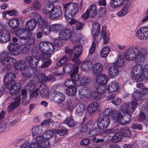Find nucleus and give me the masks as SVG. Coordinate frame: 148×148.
Wrapping results in <instances>:
<instances>
[{"instance_id":"nucleus-1","label":"nucleus","mask_w":148,"mask_h":148,"mask_svg":"<svg viewBox=\"0 0 148 148\" xmlns=\"http://www.w3.org/2000/svg\"><path fill=\"white\" fill-rule=\"evenodd\" d=\"M8 51L3 52L0 55V62L2 64L8 69L14 66L17 70L23 71L27 67L26 61L22 60L17 62L16 60L10 57L12 53L13 55H18L19 53L20 47L17 43H11L8 47Z\"/></svg>"},{"instance_id":"nucleus-2","label":"nucleus","mask_w":148,"mask_h":148,"mask_svg":"<svg viewBox=\"0 0 148 148\" xmlns=\"http://www.w3.org/2000/svg\"><path fill=\"white\" fill-rule=\"evenodd\" d=\"M148 54L145 48L139 49L136 46H132L125 51L124 57L128 61H135L138 63L144 62Z\"/></svg>"},{"instance_id":"nucleus-3","label":"nucleus","mask_w":148,"mask_h":148,"mask_svg":"<svg viewBox=\"0 0 148 148\" xmlns=\"http://www.w3.org/2000/svg\"><path fill=\"white\" fill-rule=\"evenodd\" d=\"M54 45L50 42L43 41L40 42L38 46L40 51L43 53L47 55L45 59H49L51 56L56 51L55 46L59 47L62 46V42L61 40L55 39L54 40Z\"/></svg>"},{"instance_id":"nucleus-4","label":"nucleus","mask_w":148,"mask_h":148,"mask_svg":"<svg viewBox=\"0 0 148 148\" xmlns=\"http://www.w3.org/2000/svg\"><path fill=\"white\" fill-rule=\"evenodd\" d=\"M16 74L13 72H9L4 77V83L6 88L10 89V93L12 95H16L21 90L20 84L15 83Z\"/></svg>"},{"instance_id":"nucleus-5","label":"nucleus","mask_w":148,"mask_h":148,"mask_svg":"<svg viewBox=\"0 0 148 148\" xmlns=\"http://www.w3.org/2000/svg\"><path fill=\"white\" fill-rule=\"evenodd\" d=\"M16 35L22 40V44L25 45L21 50L23 54H27L28 53V29L25 28H20L15 32Z\"/></svg>"},{"instance_id":"nucleus-6","label":"nucleus","mask_w":148,"mask_h":148,"mask_svg":"<svg viewBox=\"0 0 148 148\" xmlns=\"http://www.w3.org/2000/svg\"><path fill=\"white\" fill-rule=\"evenodd\" d=\"M102 10L100 11L96 12L97 11L96 6L95 5H91L89 10L87 11L82 16V18H102L105 14V9L102 8Z\"/></svg>"},{"instance_id":"nucleus-7","label":"nucleus","mask_w":148,"mask_h":148,"mask_svg":"<svg viewBox=\"0 0 148 148\" xmlns=\"http://www.w3.org/2000/svg\"><path fill=\"white\" fill-rule=\"evenodd\" d=\"M82 51V46L80 45H77L74 46L73 49L69 47H66L65 52L68 54L73 62H75L81 55Z\"/></svg>"},{"instance_id":"nucleus-8","label":"nucleus","mask_w":148,"mask_h":148,"mask_svg":"<svg viewBox=\"0 0 148 148\" xmlns=\"http://www.w3.org/2000/svg\"><path fill=\"white\" fill-rule=\"evenodd\" d=\"M110 110L109 109H106L103 112L104 115L102 117L99 118L97 121L98 128L100 130H104L107 128L110 123L109 116L108 115Z\"/></svg>"},{"instance_id":"nucleus-9","label":"nucleus","mask_w":148,"mask_h":148,"mask_svg":"<svg viewBox=\"0 0 148 148\" xmlns=\"http://www.w3.org/2000/svg\"><path fill=\"white\" fill-rule=\"evenodd\" d=\"M63 6L65 10L64 16L66 18H72L74 17L78 10L79 5L77 3H70L63 4Z\"/></svg>"},{"instance_id":"nucleus-10","label":"nucleus","mask_w":148,"mask_h":148,"mask_svg":"<svg viewBox=\"0 0 148 148\" xmlns=\"http://www.w3.org/2000/svg\"><path fill=\"white\" fill-rule=\"evenodd\" d=\"M106 27L105 26H103L102 28L101 35L99 34V32L92 33L93 36V42L98 43L101 40V38H103V43L104 44H107L109 41V34L106 32Z\"/></svg>"},{"instance_id":"nucleus-11","label":"nucleus","mask_w":148,"mask_h":148,"mask_svg":"<svg viewBox=\"0 0 148 148\" xmlns=\"http://www.w3.org/2000/svg\"><path fill=\"white\" fill-rule=\"evenodd\" d=\"M53 134V130L52 129L47 130L44 132L42 135L38 136H37L42 137V140H41V142L45 145L46 148H49L50 146L49 139L52 136Z\"/></svg>"},{"instance_id":"nucleus-12","label":"nucleus","mask_w":148,"mask_h":148,"mask_svg":"<svg viewBox=\"0 0 148 148\" xmlns=\"http://www.w3.org/2000/svg\"><path fill=\"white\" fill-rule=\"evenodd\" d=\"M109 113L110 114L112 117V119L115 122H117L122 125H125L128 123L129 121L126 122V121H124L123 116L120 111L114 110L110 112V111Z\"/></svg>"},{"instance_id":"nucleus-13","label":"nucleus","mask_w":148,"mask_h":148,"mask_svg":"<svg viewBox=\"0 0 148 148\" xmlns=\"http://www.w3.org/2000/svg\"><path fill=\"white\" fill-rule=\"evenodd\" d=\"M73 36V32L69 28H66L61 30L59 33V39L66 40L71 39Z\"/></svg>"},{"instance_id":"nucleus-14","label":"nucleus","mask_w":148,"mask_h":148,"mask_svg":"<svg viewBox=\"0 0 148 148\" xmlns=\"http://www.w3.org/2000/svg\"><path fill=\"white\" fill-rule=\"evenodd\" d=\"M143 73L144 74L147 75L148 64L145 65L143 67L141 65L137 64L133 66L132 68L131 74Z\"/></svg>"},{"instance_id":"nucleus-15","label":"nucleus","mask_w":148,"mask_h":148,"mask_svg":"<svg viewBox=\"0 0 148 148\" xmlns=\"http://www.w3.org/2000/svg\"><path fill=\"white\" fill-rule=\"evenodd\" d=\"M38 23L44 34L47 35L51 31V27L48 24L45 19H38Z\"/></svg>"},{"instance_id":"nucleus-16","label":"nucleus","mask_w":148,"mask_h":148,"mask_svg":"<svg viewBox=\"0 0 148 148\" xmlns=\"http://www.w3.org/2000/svg\"><path fill=\"white\" fill-rule=\"evenodd\" d=\"M136 35L140 39H148V27H143L140 28L136 32Z\"/></svg>"},{"instance_id":"nucleus-17","label":"nucleus","mask_w":148,"mask_h":148,"mask_svg":"<svg viewBox=\"0 0 148 148\" xmlns=\"http://www.w3.org/2000/svg\"><path fill=\"white\" fill-rule=\"evenodd\" d=\"M10 38V33L5 29L1 30L0 34V42L5 43L9 42Z\"/></svg>"},{"instance_id":"nucleus-18","label":"nucleus","mask_w":148,"mask_h":148,"mask_svg":"<svg viewBox=\"0 0 148 148\" xmlns=\"http://www.w3.org/2000/svg\"><path fill=\"white\" fill-rule=\"evenodd\" d=\"M108 80V76L103 74H101L97 75L96 78V83L100 85H106Z\"/></svg>"},{"instance_id":"nucleus-19","label":"nucleus","mask_w":148,"mask_h":148,"mask_svg":"<svg viewBox=\"0 0 148 148\" xmlns=\"http://www.w3.org/2000/svg\"><path fill=\"white\" fill-rule=\"evenodd\" d=\"M42 139L40 136H37L36 138V143H32L28 146V148H46L41 142Z\"/></svg>"},{"instance_id":"nucleus-20","label":"nucleus","mask_w":148,"mask_h":148,"mask_svg":"<svg viewBox=\"0 0 148 148\" xmlns=\"http://www.w3.org/2000/svg\"><path fill=\"white\" fill-rule=\"evenodd\" d=\"M132 78L136 82H142L145 78L148 80V73L147 75L143 73H135L131 74Z\"/></svg>"},{"instance_id":"nucleus-21","label":"nucleus","mask_w":148,"mask_h":148,"mask_svg":"<svg viewBox=\"0 0 148 148\" xmlns=\"http://www.w3.org/2000/svg\"><path fill=\"white\" fill-rule=\"evenodd\" d=\"M38 90L40 95L41 97L44 98L48 97L49 92L48 88L46 85L44 84L41 85Z\"/></svg>"},{"instance_id":"nucleus-22","label":"nucleus","mask_w":148,"mask_h":148,"mask_svg":"<svg viewBox=\"0 0 148 148\" xmlns=\"http://www.w3.org/2000/svg\"><path fill=\"white\" fill-rule=\"evenodd\" d=\"M62 13V8L59 6L54 7L53 12L49 15V18H56L59 17Z\"/></svg>"},{"instance_id":"nucleus-23","label":"nucleus","mask_w":148,"mask_h":148,"mask_svg":"<svg viewBox=\"0 0 148 148\" xmlns=\"http://www.w3.org/2000/svg\"><path fill=\"white\" fill-rule=\"evenodd\" d=\"M99 106V104L97 102L91 103L87 106V111L89 114H93L98 109Z\"/></svg>"},{"instance_id":"nucleus-24","label":"nucleus","mask_w":148,"mask_h":148,"mask_svg":"<svg viewBox=\"0 0 148 148\" xmlns=\"http://www.w3.org/2000/svg\"><path fill=\"white\" fill-rule=\"evenodd\" d=\"M108 73L110 77L113 79L117 76L119 74V71L116 66H112L109 68Z\"/></svg>"},{"instance_id":"nucleus-25","label":"nucleus","mask_w":148,"mask_h":148,"mask_svg":"<svg viewBox=\"0 0 148 148\" xmlns=\"http://www.w3.org/2000/svg\"><path fill=\"white\" fill-rule=\"evenodd\" d=\"M92 66V72L93 74H98L102 72L103 68L102 64L100 63L96 62Z\"/></svg>"},{"instance_id":"nucleus-26","label":"nucleus","mask_w":148,"mask_h":148,"mask_svg":"<svg viewBox=\"0 0 148 148\" xmlns=\"http://www.w3.org/2000/svg\"><path fill=\"white\" fill-rule=\"evenodd\" d=\"M106 91V89L105 88H97L96 91L93 92L92 94V96L94 99L96 100H99L102 97V95Z\"/></svg>"},{"instance_id":"nucleus-27","label":"nucleus","mask_w":148,"mask_h":148,"mask_svg":"<svg viewBox=\"0 0 148 148\" xmlns=\"http://www.w3.org/2000/svg\"><path fill=\"white\" fill-rule=\"evenodd\" d=\"M54 7V5L53 4L47 3V4L44 5L42 10L45 14H49L50 13L53 12Z\"/></svg>"},{"instance_id":"nucleus-28","label":"nucleus","mask_w":148,"mask_h":148,"mask_svg":"<svg viewBox=\"0 0 148 148\" xmlns=\"http://www.w3.org/2000/svg\"><path fill=\"white\" fill-rule=\"evenodd\" d=\"M5 114V112L2 110L0 113V133H2L5 131L7 127V124L2 122L3 119Z\"/></svg>"},{"instance_id":"nucleus-29","label":"nucleus","mask_w":148,"mask_h":148,"mask_svg":"<svg viewBox=\"0 0 148 148\" xmlns=\"http://www.w3.org/2000/svg\"><path fill=\"white\" fill-rule=\"evenodd\" d=\"M53 96L54 99L57 100L58 103H61L63 102L65 99L64 95L60 92L55 91L54 92Z\"/></svg>"},{"instance_id":"nucleus-30","label":"nucleus","mask_w":148,"mask_h":148,"mask_svg":"<svg viewBox=\"0 0 148 148\" xmlns=\"http://www.w3.org/2000/svg\"><path fill=\"white\" fill-rule=\"evenodd\" d=\"M119 88V86L117 82L116 81L112 82L108 85L107 89L109 93L117 91Z\"/></svg>"},{"instance_id":"nucleus-31","label":"nucleus","mask_w":148,"mask_h":148,"mask_svg":"<svg viewBox=\"0 0 148 148\" xmlns=\"http://www.w3.org/2000/svg\"><path fill=\"white\" fill-rule=\"evenodd\" d=\"M119 132L121 136L128 137L132 136V133L128 127H124L120 129Z\"/></svg>"},{"instance_id":"nucleus-32","label":"nucleus","mask_w":148,"mask_h":148,"mask_svg":"<svg viewBox=\"0 0 148 148\" xmlns=\"http://www.w3.org/2000/svg\"><path fill=\"white\" fill-rule=\"evenodd\" d=\"M39 60L35 57L28 56V65L31 68H34L37 65Z\"/></svg>"},{"instance_id":"nucleus-33","label":"nucleus","mask_w":148,"mask_h":148,"mask_svg":"<svg viewBox=\"0 0 148 148\" xmlns=\"http://www.w3.org/2000/svg\"><path fill=\"white\" fill-rule=\"evenodd\" d=\"M89 91V90L87 88L82 87L80 88L78 91L79 97L81 99L86 97Z\"/></svg>"},{"instance_id":"nucleus-34","label":"nucleus","mask_w":148,"mask_h":148,"mask_svg":"<svg viewBox=\"0 0 148 148\" xmlns=\"http://www.w3.org/2000/svg\"><path fill=\"white\" fill-rule=\"evenodd\" d=\"M19 24V19H10L8 22L9 25L14 30L18 26Z\"/></svg>"},{"instance_id":"nucleus-35","label":"nucleus","mask_w":148,"mask_h":148,"mask_svg":"<svg viewBox=\"0 0 148 148\" xmlns=\"http://www.w3.org/2000/svg\"><path fill=\"white\" fill-rule=\"evenodd\" d=\"M92 66V63L91 61L85 60L82 64L81 68L83 71H87L90 70Z\"/></svg>"},{"instance_id":"nucleus-36","label":"nucleus","mask_w":148,"mask_h":148,"mask_svg":"<svg viewBox=\"0 0 148 148\" xmlns=\"http://www.w3.org/2000/svg\"><path fill=\"white\" fill-rule=\"evenodd\" d=\"M66 94L69 96L73 97L75 95L77 92V88L74 86L67 87L66 89Z\"/></svg>"},{"instance_id":"nucleus-37","label":"nucleus","mask_w":148,"mask_h":148,"mask_svg":"<svg viewBox=\"0 0 148 148\" xmlns=\"http://www.w3.org/2000/svg\"><path fill=\"white\" fill-rule=\"evenodd\" d=\"M148 90L147 88H143L140 92L138 93H135V95H136V97H137L138 100H142L143 99L144 96L148 93Z\"/></svg>"},{"instance_id":"nucleus-38","label":"nucleus","mask_w":148,"mask_h":148,"mask_svg":"<svg viewBox=\"0 0 148 148\" xmlns=\"http://www.w3.org/2000/svg\"><path fill=\"white\" fill-rule=\"evenodd\" d=\"M63 123L67 125L69 127H72L76 125L75 121L73 120L72 116L68 117L64 121Z\"/></svg>"},{"instance_id":"nucleus-39","label":"nucleus","mask_w":148,"mask_h":148,"mask_svg":"<svg viewBox=\"0 0 148 148\" xmlns=\"http://www.w3.org/2000/svg\"><path fill=\"white\" fill-rule=\"evenodd\" d=\"M110 48L108 47H104L100 52V55L101 57L105 58L107 57L110 51Z\"/></svg>"},{"instance_id":"nucleus-40","label":"nucleus","mask_w":148,"mask_h":148,"mask_svg":"<svg viewBox=\"0 0 148 148\" xmlns=\"http://www.w3.org/2000/svg\"><path fill=\"white\" fill-rule=\"evenodd\" d=\"M124 63V59L123 57L121 55H119L115 62L116 65L118 66L121 67L123 65Z\"/></svg>"},{"instance_id":"nucleus-41","label":"nucleus","mask_w":148,"mask_h":148,"mask_svg":"<svg viewBox=\"0 0 148 148\" xmlns=\"http://www.w3.org/2000/svg\"><path fill=\"white\" fill-rule=\"evenodd\" d=\"M123 3V0H112L111 5L113 8H118L122 5Z\"/></svg>"},{"instance_id":"nucleus-42","label":"nucleus","mask_w":148,"mask_h":148,"mask_svg":"<svg viewBox=\"0 0 148 148\" xmlns=\"http://www.w3.org/2000/svg\"><path fill=\"white\" fill-rule=\"evenodd\" d=\"M121 110L124 114L126 113H129L130 112H132L129 104L126 103L122 104L121 106Z\"/></svg>"},{"instance_id":"nucleus-43","label":"nucleus","mask_w":148,"mask_h":148,"mask_svg":"<svg viewBox=\"0 0 148 148\" xmlns=\"http://www.w3.org/2000/svg\"><path fill=\"white\" fill-rule=\"evenodd\" d=\"M66 109L70 112L72 111L74 108V105L72 100L68 99L66 101Z\"/></svg>"},{"instance_id":"nucleus-44","label":"nucleus","mask_w":148,"mask_h":148,"mask_svg":"<svg viewBox=\"0 0 148 148\" xmlns=\"http://www.w3.org/2000/svg\"><path fill=\"white\" fill-rule=\"evenodd\" d=\"M74 68V66L72 64L69 63L65 64L63 67V71L66 73H70Z\"/></svg>"},{"instance_id":"nucleus-45","label":"nucleus","mask_w":148,"mask_h":148,"mask_svg":"<svg viewBox=\"0 0 148 148\" xmlns=\"http://www.w3.org/2000/svg\"><path fill=\"white\" fill-rule=\"evenodd\" d=\"M21 95H22V104L23 105H26L28 103L27 100H24L27 97V91L26 89H23L21 90Z\"/></svg>"},{"instance_id":"nucleus-46","label":"nucleus","mask_w":148,"mask_h":148,"mask_svg":"<svg viewBox=\"0 0 148 148\" xmlns=\"http://www.w3.org/2000/svg\"><path fill=\"white\" fill-rule=\"evenodd\" d=\"M51 27V30L54 32H57L63 28L64 26L61 24H57L52 25Z\"/></svg>"},{"instance_id":"nucleus-47","label":"nucleus","mask_w":148,"mask_h":148,"mask_svg":"<svg viewBox=\"0 0 148 148\" xmlns=\"http://www.w3.org/2000/svg\"><path fill=\"white\" fill-rule=\"evenodd\" d=\"M100 30V25L97 22H94L92 25L91 29L92 33L99 32Z\"/></svg>"},{"instance_id":"nucleus-48","label":"nucleus","mask_w":148,"mask_h":148,"mask_svg":"<svg viewBox=\"0 0 148 148\" xmlns=\"http://www.w3.org/2000/svg\"><path fill=\"white\" fill-rule=\"evenodd\" d=\"M55 132L60 136H63L67 133V130L65 127H63L60 129L56 130Z\"/></svg>"},{"instance_id":"nucleus-49","label":"nucleus","mask_w":148,"mask_h":148,"mask_svg":"<svg viewBox=\"0 0 148 148\" xmlns=\"http://www.w3.org/2000/svg\"><path fill=\"white\" fill-rule=\"evenodd\" d=\"M90 81L89 78L84 77L81 79L79 84L82 86H86L88 84Z\"/></svg>"},{"instance_id":"nucleus-50","label":"nucleus","mask_w":148,"mask_h":148,"mask_svg":"<svg viewBox=\"0 0 148 148\" xmlns=\"http://www.w3.org/2000/svg\"><path fill=\"white\" fill-rule=\"evenodd\" d=\"M70 77L73 82L74 84H76V82H77L80 79V76L78 74L74 73H72L70 74Z\"/></svg>"},{"instance_id":"nucleus-51","label":"nucleus","mask_w":148,"mask_h":148,"mask_svg":"<svg viewBox=\"0 0 148 148\" xmlns=\"http://www.w3.org/2000/svg\"><path fill=\"white\" fill-rule=\"evenodd\" d=\"M85 106L84 104L79 103L76 106V111L77 113H81L85 110Z\"/></svg>"},{"instance_id":"nucleus-52","label":"nucleus","mask_w":148,"mask_h":148,"mask_svg":"<svg viewBox=\"0 0 148 148\" xmlns=\"http://www.w3.org/2000/svg\"><path fill=\"white\" fill-rule=\"evenodd\" d=\"M19 105L15 101L11 103L8 106L7 110L8 112H11L12 111L18 107Z\"/></svg>"},{"instance_id":"nucleus-53","label":"nucleus","mask_w":148,"mask_h":148,"mask_svg":"<svg viewBox=\"0 0 148 148\" xmlns=\"http://www.w3.org/2000/svg\"><path fill=\"white\" fill-rule=\"evenodd\" d=\"M36 23H37L34 19H31L29 21H28V24H30L28 27V29L30 31H33L36 26Z\"/></svg>"},{"instance_id":"nucleus-54","label":"nucleus","mask_w":148,"mask_h":148,"mask_svg":"<svg viewBox=\"0 0 148 148\" xmlns=\"http://www.w3.org/2000/svg\"><path fill=\"white\" fill-rule=\"evenodd\" d=\"M133 97H135L134 99L132 100V110L133 111L136 108L138 105V101H139L137 97H136V95L134 94Z\"/></svg>"},{"instance_id":"nucleus-55","label":"nucleus","mask_w":148,"mask_h":148,"mask_svg":"<svg viewBox=\"0 0 148 148\" xmlns=\"http://www.w3.org/2000/svg\"><path fill=\"white\" fill-rule=\"evenodd\" d=\"M122 136L119 133L116 134L112 138V141L113 143H116L120 141L121 139Z\"/></svg>"},{"instance_id":"nucleus-56","label":"nucleus","mask_w":148,"mask_h":148,"mask_svg":"<svg viewBox=\"0 0 148 148\" xmlns=\"http://www.w3.org/2000/svg\"><path fill=\"white\" fill-rule=\"evenodd\" d=\"M99 133L96 127L93 128L91 129L88 133L89 136L92 137L98 135Z\"/></svg>"},{"instance_id":"nucleus-57","label":"nucleus","mask_w":148,"mask_h":148,"mask_svg":"<svg viewBox=\"0 0 148 148\" xmlns=\"http://www.w3.org/2000/svg\"><path fill=\"white\" fill-rule=\"evenodd\" d=\"M68 60V58L66 56H64L57 62L56 64L57 66H62L67 62Z\"/></svg>"},{"instance_id":"nucleus-58","label":"nucleus","mask_w":148,"mask_h":148,"mask_svg":"<svg viewBox=\"0 0 148 148\" xmlns=\"http://www.w3.org/2000/svg\"><path fill=\"white\" fill-rule=\"evenodd\" d=\"M41 130L40 126H34L32 130L33 136L41 133Z\"/></svg>"},{"instance_id":"nucleus-59","label":"nucleus","mask_w":148,"mask_h":148,"mask_svg":"<svg viewBox=\"0 0 148 148\" xmlns=\"http://www.w3.org/2000/svg\"><path fill=\"white\" fill-rule=\"evenodd\" d=\"M33 6L34 9L36 11H38L41 9V4L40 1H35L33 3Z\"/></svg>"},{"instance_id":"nucleus-60","label":"nucleus","mask_w":148,"mask_h":148,"mask_svg":"<svg viewBox=\"0 0 148 148\" xmlns=\"http://www.w3.org/2000/svg\"><path fill=\"white\" fill-rule=\"evenodd\" d=\"M37 78L39 82H42V81L46 82L47 79V77H46L45 74L43 73L40 74L37 76Z\"/></svg>"},{"instance_id":"nucleus-61","label":"nucleus","mask_w":148,"mask_h":148,"mask_svg":"<svg viewBox=\"0 0 148 148\" xmlns=\"http://www.w3.org/2000/svg\"><path fill=\"white\" fill-rule=\"evenodd\" d=\"M136 87L137 89H136L134 88V91L136 90V92H135L134 94L139 92H140L141 90L145 88L143 84L140 83L136 84Z\"/></svg>"},{"instance_id":"nucleus-62","label":"nucleus","mask_w":148,"mask_h":148,"mask_svg":"<svg viewBox=\"0 0 148 148\" xmlns=\"http://www.w3.org/2000/svg\"><path fill=\"white\" fill-rule=\"evenodd\" d=\"M90 142V139L88 138H86L81 140L80 144L82 146L87 145L89 144Z\"/></svg>"},{"instance_id":"nucleus-63","label":"nucleus","mask_w":148,"mask_h":148,"mask_svg":"<svg viewBox=\"0 0 148 148\" xmlns=\"http://www.w3.org/2000/svg\"><path fill=\"white\" fill-rule=\"evenodd\" d=\"M8 15L10 16H16L17 15L18 13L17 11L15 9L12 10H8Z\"/></svg>"},{"instance_id":"nucleus-64","label":"nucleus","mask_w":148,"mask_h":148,"mask_svg":"<svg viewBox=\"0 0 148 148\" xmlns=\"http://www.w3.org/2000/svg\"><path fill=\"white\" fill-rule=\"evenodd\" d=\"M34 43V37L31 32H28V43L30 45L33 44Z\"/></svg>"}]
</instances>
